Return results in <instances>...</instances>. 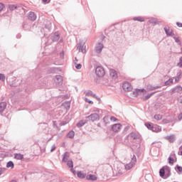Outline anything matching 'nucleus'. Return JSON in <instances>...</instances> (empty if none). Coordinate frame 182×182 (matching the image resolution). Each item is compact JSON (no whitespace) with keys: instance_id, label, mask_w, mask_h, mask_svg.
I'll list each match as a JSON object with an SVG mask.
<instances>
[{"instance_id":"nucleus-1","label":"nucleus","mask_w":182,"mask_h":182,"mask_svg":"<svg viewBox=\"0 0 182 182\" xmlns=\"http://www.w3.org/2000/svg\"><path fill=\"white\" fill-rule=\"evenodd\" d=\"M145 126L148 130H151L154 132V133H160V132H161V127L151 122L145 123Z\"/></svg>"},{"instance_id":"nucleus-2","label":"nucleus","mask_w":182,"mask_h":182,"mask_svg":"<svg viewBox=\"0 0 182 182\" xmlns=\"http://www.w3.org/2000/svg\"><path fill=\"white\" fill-rule=\"evenodd\" d=\"M85 119H88V122H99V120H100V117L98 114L94 113L86 117Z\"/></svg>"},{"instance_id":"nucleus-3","label":"nucleus","mask_w":182,"mask_h":182,"mask_svg":"<svg viewBox=\"0 0 182 182\" xmlns=\"http://www.w3.org/2000/svg\"><path fill=\"white\" fill-rule=\"evenodd\" d=\"M95 73L96 75L98 76V77H103L105 75V68L102 67L98 66L95 69Z\"/></svg>"},{"instance_id":"nucleus-4","label":"nucleus","mask_w":182,"mask_h":182,"mask_svg":"<svg viewBox=\"0 0 182 182\" xmlns=\"http://www.w3.org/2000/svg\"><path fill=\"white\" fill-rule=\"evenodd\" d=\"M122 89L125 92H132V90H133V87H132V84H130V82H124L122 84Z\"/></svg>"},{"instance_id":"nucleus-5","label":"nucleus","mask_w":182,"mask_h":182,"mask_svg":"<svg viewBox=\"0 0 182 182\" xmlns=\"http://www.w3.org/2000/svg\"><path fill=\"white\" fill-rule=\"evenodd\" d=\"M77 49L82 53H85L86 52V46H85V44L81 42L77 44Z\"/></svg>"},{"instance_id":"nucleus-6","label":"nucleus","mask_w":182,"mask_h":182,"mask_svg":"<svg viewBox=\"0 0 182 182\" xmlns=\"http://www.w3.org/2000/svg\"><path fill=\"white\" fill-rule=\"evenodd\" d=\"M103 48H105V46H103V43H97L95 46V50L97 53H102V50H103Z\"/></svg>"},{"instance_id":"nucleus-7","label":"nucleus","mask_w":182,"mask_h":182,"mask_svg":"<svg viewBox=\"0 0 182 182\" xmlns=\"http://www.w3.org/2000/svg\"><path fill=\"white\" fill-rule=\"evenodd\" d=\"M130 136L134 140H137L138 139H140V137H141V135H140V134L137 132H133L130 134Z\"/></svg>"},{"instance_id":"nucleus-8","label":"nucleus","mask_w":182,"mask_h":182,"mask_svg":"<svg viewBox=\"0 0 182 182\" xmlns=\"http://www.w3.org/2000/svg\"><path fill=\"white\" fill-rule=\"evenodd\" d=\"M164 29L167 36H174V33L172 29H170V27H164Z\"/></svg>"},{"instance_id":"nucleus-9","label":"nucleus","mask_w":182,"mask_h":182,"mask_svg":"<svg viewBox=\"0 0 182 182\" xmlns=\"http://www.w3.org/2000/svg\"><path fill=\"white\" fill-rule=\"evenodd\" d=\"M171 176V168L168 166H165V176L168 178Z\"/></svg>"},{"instance_id":"nucleus-10","label":"nucleus","mask_w":182,"mask_h":182,"mask_svg":"<svg viewBox=\"0 0 182 182\" xmlns=\"http://www.w3.org/2000/svg\"><path fill=\"white\" fill-rule=\"evenodd\" d=\"M28 18L33 22L36 21V14L33 11L28 12Z\"/></svg>"},{"instance_id":"nucleus-11","label":"nucleus","mask_w":182,"mask_h":182,"mask_svg":"<svg viewBox=\"0 0 182 182\" xmlns=\"http://www.w3.org/2000/svg\"><path fill=\"white\" fill-rule=\"evenodd\" d=\"M112 129L113 132L117 133V132L122 129V124H114L112 125Z\"/></svg>"},{"instance_id":"nucleus-12","label":"nucleus","mask_w":182,"mask_h":182,"mask_svg":"<svg viewBox=\"0 0 182 182\" xmlns=\"http://www.w3.org/2000/svg\"><path fill=\"white\" fill-rule=\"evenodd\" d=\"M6 102H0V114H2L5 111V109H6Z\"/></svg>"},{"instance_id":"nucleus-13","label":"nucleus","mask_w":182,"mask_h":182,"mask_svg":"<svg viewBox=\"0 0 182 182\" xmlns=\"http://www.w3.org/2000/svg\"><path fill=\"white\" fill-rule=\"evenodd\" d=\"M182 91L181 85H176L173 88L171 89L172 93H180Z\"/></svg>"},{"instance_id":"nucleus-14","label":"nucleus","mask_w":182,"mask_h":182,"mask_svg":"<svg viewBox=\"0 0 182 182\" xmlns=\"http://www.w3.org/2000/svg\"><path fill=\"white\" fill-rule=\"evenodd\" d=\"M60 38V36L58 32L54 33V34L51 36V39L53 42H58V41H59Z\"/></svg>"},{"instance_id":"nucleus-15","label":"nucleus","mask_w":182,"mask_h":182,"mask_svg":"<svg viewBox=\"0 0 182 182\" xmlns=\"http://www.w3.org/2000/svg\"><path fill=\"white\" fill-rule=\"evenodd\" d=\"M55 83L59 85H62V83H63V77H62L61 75H56Z\"/></svg>"},{"instance_id":"nucleus-16","label":"nucleus","mask_w":182,"mask_h":182,"mask_svg":"<svg viewBox=\"0 0 182 182\" xmlns=\"http://www.w3.org/2000/svg\"><path fill=\"white\" fill-rule=\"evenodd\" d=\"M87 180H89L90 181H96L97 180V177H96V175L93 174H89L86 176Z\"/></svg>"},{"instance_id":"nucleus-17","label":"nucleus","mask_w":182,"mask_h":182,"mask_svg":"<svg viewBox=\"0 0 182 182\" xmlns=\"http://www.w3.org/2000/svg\"><path fill=\"white\" fill-rule=\"evenodd\" d=\"M165 139L168 140L170 143H174V141H176V135L166 136Z\"/></svg>"},{"instance_id":"nucleus-18","label":"nucleus","mask_w":182,"mask_h":182,"mask_svg":"<svg viewBox=\"0 0 182 182\" xmlns=\"http://www.w3.org/2000/svg\"><path fill=\"white\" fill-rule=\"evenodd\" d=\"M181 75H182V71L181 70H180L177 73L176 76L175 77V82H176V83H178V82H180V79H181Z\"/></svg>"},{"instance_id":"nucleus-19","label":"nucleus","mask_w":182,"mask_h":182,"mask_svg":"<svg viewBox=\"0 0 182 182\" xmlns=\"http://www.w3.org/2000/svg\"><path fill=\"white\" fill-rule=\"evenodd\" d=\"M109 75L113 79H117V73H116V70L111 69L109 70Z\"/></svg>"},{"instance_id":"nucleus-20","label":"nucleus","mask_w":182,"mask_h":182,"mask_svg":"<svg viewBox=\"0 0 182 182\" xmlns=\"http://www.w3.org/2000/svg\"><path fill=\"white\" fill-rule=\"evenodd\" d=\"M134 164L129 162V164H126L124 166L125 167V170L129 171V170H132V168H133V167H134Z\"/></svg>"},{"instance_id":"nucleus-21","label":"nucleus","mask_w":182,"mask_h":182,"mask_svg":"<svg viewBox=\"0 0 182 182\" xmlns=\"http://www.w3.org/2000/svg\"><path fill=\"white\" fill-rule=\"evenodd\" d=\"M77 176L78 178L81 179L86 178L87 177L86 173H82V171H80L77 172Z\"/></svg>"},{"instance_id":"nucleus-22","label":"nucleus","mask_w":182,"mask_h":182,"mask_svg":"<svg viewBox=\"0 0 182 182\" xmlns=\"http://www.w3.org/2000/svg\"><path fill=\"white\" fill-rule=\"evenodd\" d=\"M159 176L160 177H164V176H166V166H163L159 170Z\"/></svg>"},{"instance_id":"nucleus-23","label":"nucleus","mask_w":182,"mask_h":182,"mask_svg":"<svg viewBox=\"0 0 182 182\" xmlns=\"http://www.w3.org/2000/svg\"><path fill=\"white\" fill-rule=\"evenodd\" d=\"M14 159H16V160H23V154H14Z\"/></svg>"},{"instance_id":"nucleus-24","label":"nucleus","mask_w":182,"mask_h":182,"mask_svg":"<svg viewBox=\"0 0 182 182\" xmlns=\"http://www.w3.org/2000/svg\"><path fill=\"white\" fill-rule=\"evenodd\" d=\"M6 167L7 168H14V167H15V164L12 161H9L6 164Z\"/></svg>"},{"instance_id":"nucleus-25","label":"nucleus","mask_w":182,"mask_h":182,"mask_svg":"<svg viewBox=\"0 0 182 182\" xmlns=\"http://www.w3.org/2000/svg\"><path fill=\"white\" fill-rule=\"evenodd\" d=\"M68 159H69V152H65L63 156V161L66 163V161H68Z\"/></svg>"},{"instance_id":"nucleus-26","label":"nucleus","mask_w":182,"mask_h":182,"mask_svg":"<svg viewBox=\"0 0 182 182\" xmlns=\"http://www.w3.org/2000/svg\"><path fill=\"white\" fill-rule=\"evenodd\" d=\"M103 120V123H105V124H109L110 123V118L109 117V116H105L103 117L102 119Z\"/></svg>"},{"instance_id":"nucleus-27","label":"nucleus","mask_w":182,"mask_h":182,"mask_svg":"<svg viewBox=\"0 0 182 182\" xmlns=\"http://www.w3.org/2000/svg\"><path fill=\"white\" fill-rule=\"evenodd\" d=\"M86 96H92V97H96V94H94L91 90L85 92Z\"/></svg>"},{"instance_id":"nucleus-28","label":"nucleus","mask_w":182,"mask_h":182,"mask_svg":"<svg viewBox=\"0 0 182 182\" xmlns=\"http://www.w3.org/2000/svg\"><path fill=\"white\" fill-rule=\"evenodd\" d=\"M146 92V90H144V88H142V89H136L135 90V92H134V95L136 94V95H140V93L141 92Z\"/></svg>"},{"instance_id":"nucleus-29","label":"nucleus","mask_w":182,"mask_h":182,"mask_svg":"<svg viewBox=\"0 0 182 182\" xmlns=\"http://www.w3.org/2000/svg\"><path fill=\"white\" fill-rule=\"evenodd\" d=\"M133 21H138V22H144V18L141 16L134 17Z\"/></svg>"},{"instance_id":"nucleus-30","label":"nucleus","mask_w":182,"mask_h":182,"mask_svg":"<svg viewBox=\"0 0 182 182\" xmlns=\"http://www.w3.org/2000/svg\"><path fill=\"white\" fill-rule=\"evenodd\" d=\"M67 137H68V139H73V137H75V132L70 131L67 134Z\"/></svg>"},{"instance_id":"nucleus-31","label":"nucleus","mask_w":182,"mask_h":182,"mask_svg":"<svg viewBox=\"0 0 182 182\" xmlns=\"http://www.w3.org/2000/svg\"><path fill=\"white\" fill-rule=\"evenodd\" d=\"M9 9H10V11H15V9H18V6L16 4H10Z\"/></svg>"},{"instance_id":"nucleus-32","label":"nucleus","mask_w":182,"mask_h":182,"mask_svg":"<svg viewBox=\"0 0 182 182\" xmlns=\"http://www.w3.org/2000/svg\"><path fill=\"white\" fill-rule=\"evenodd\" d=\"M153 95H154V92H152L151 94H148L146 95H145L144 97H143V100H149V99H150V97H151V96H153Z\"/></svg>"},{"instance_id":"nucleus-33","label":"nucleus","mask_w":182,"mask_h":182,"mask_svg":"<svg viewBox=\"0 0 182 182\" xmlns=\"http://www.w3.org/2000/svg\"><path fill=\"white\" fill-rule=\"evenodd\" d=\"M131 163L132 164L136 165V163H137V158H136V155H133L132 157L131 158Z\"/></svg>"},{"instance_id":"nucleus-34","label":"nucleus","mask_w":182,"mask_h":182,"mask_svg":"<svg viewBox=\"0 0 182 182\" xmlns=\"http://www.w3.org/2000/svg\"><path fill=\"white\" fill-rule=\"evenodd\" d=\"M67 166L69 167L70 169L73 168V161L72 160H69L67 161Z\"/></svg>"},{"instance_id":"nucleus-35","label":"nucleus","mask_w":182,"mask_h":182,"mask_svg":"<svg viewBox=\"0 0 182 182\" xmlns=\"http://www.w3.org/2000/svg\"><path fill=\"white\" fill-rule=\"evenodd\" d=\"M152 144L154 145V147H157V149H161V142H152Z\"/></svg>"},{"instance_id":"nucleus-36","label":"nucleus","mask_w":182,"mask_h":182,"mask_svg":"<svg viewBox=\"0 0 182 182\" xmlns=\"http://www.w3.org/2000/svg\"><path fill=\"white\" fill-rule=\"evenodd\" d=\"M175 170H176L178 173H182V166H181L180 165H176L175 167Z\"/></svg>"},{"instance_id":"nucleus-37","label":"nucleus","mask_w":182,"mask_h":182,"mask_svg":"<svg viewBox=\"0 0 182 182\" xmlns=\"http://www.w3.org/2000/svg\"><path fill=\"white\" fill-rule=\"evenodd\" d=\"M154 119H155V120H161L163 119V116H161V114H156L154 117Z\"/></svg>"},{"instance_id":"nucleus-38","label":"nucleus","mask_w":182,"mask_h":182,"mask_svg":"<svg viewBox=\"0 0 182 182\" xmlns=\"http://www.w3.org/2000/svg\"><path fill=\"white\" fill-rule=\"evenodd\" d=\"M173 83V78H169L168 80L165 82V86H168V85H171Z\"/></svg>"},{"instance_id":"nucleus-39","label":"nucleus","mask_w":182,"mask_h":182,"mask_svg":"<svg viewBox=\"0 0 182 182\" xmlns=\"http://www.w3.org/2000/svg\"><path fill=\"white\" fill-rule=\"evenodd\" d=\"M46 29H48V31H50V28H52V23L48 22L45 25Z\"/></svg>"},{"instance_id":"nucleus-40","label":"nucleus","mask_w":182,"mask_h":182,"mask_svg":"<svg viewBox=\"0 0 182 182\" xmlns=\"http://www.w3.org/2000/svg\"><path fill=\"white\" fill-rule=\"evenodd\" d=\"M173 39L178 45H181V41H180V38L178 37H173Z\"/></svg>"},{"instance_id":"nucleus-41","label":"nucleus","mask_w":182,"mask_h":182,"mask_svg":"<svg viewBox=\"0 0 182 182\" xmlns=\"http://www.w3.org/2000/svg\"><path fill=\"white\" fill-rule=\"evenodd\" d=\"M168 163L170 164H174V158L171 157V156H169L168 158Z\"/></svg>"},{"instance_id":"nucleus-42","label":"nucleus","mask_w":182,"mask_h":182,"mask_svg":"<svg viewBox=\"0 0 182 182\" xmlns=\"http://www.w3.org/2000/svg\"><path fill=\"white\" fill-rule=\"evenodd\" d=\"M149 23H152L153 25H156L157 23V21L154 18H151L149 20Z\"/></svg>"},{"instance_id":"nucleus-43","label":"nucleus","mask_w":182,"mask_h":182,"mask_svg":"<svg viewBox=\"0 0 182 182\" xmlns=\"http://www.w3.org/2000/svg\"><path fill=\"white\" fill-rule=\"evenodd\" d=\"M77 127H82V126H85V122H83V121H80L77 124Z\"/></svg>"},{"instance_id":"nucleus-44","label":"nucleus","mask_w":182,"mask_h":182,"mask_svg":"<svg viewBox=\"0 0 182 182\" xmlns=\"http://www.w3.org/2000/svg\"><path fill=\"white\" fill-rule=\"evenodd\" d=\"M178 68H182V57H180L179 62L177 63Z\"/></svg>"},{"instance_id":"nucleus-45","label":"nucleus","mask_w":182,"mask_h":182,"mask_svg":"<svg viewBox=\"0 0 182 182\" xmlns=\"http://www.w3.org/2000/svg\"><path fill=\"white\" fill-rule=\"evenodd\" d=\"M5 75L0 73V80H1V82H5Z\"/></svg>"},{"instance_id":"nucleus-46","label":"nucleus","mask_w":182,"mask_h":182,"mask_svg":"<svg viewBox=\"0 0 182 182\" xmlns=\"http://www.w3.org/2000/svg\"><path fill=\"white\" fill-rule=\"evenodd\" d=\"M5 171H6V168H0V176H2V174H4V173H5Z\"/></svg>"},{"instance_id":"nucleus-47","label":"nucleus","mask_w":182,"mask_h":182,"mask_svg":"<svg viewBox=\"0 0 182 182\" xmlns=\"http://www.w3.org/2000/svg\"><path fill=\"white\" fill-rule=\"evenodd\" d=\"M109 120H111V122H119V119L114 117H111Z\"/></svg>"},{"instance_id":"nucleus-48","label":"nucleus","mask_w":182,"mask_h":182,"mask_svg":"<svg viewBox=\"0 0 182 182\" xmlns=\"http://www.w3.org/2000/svg\"><path fill=\"white\" fill-rule=\"evenodd\" d=\"M75 69H77L78 70L82 69V64L79 63L75 65Z\"/></svg>"},{"instance_id":"nucleus-49","label":"nucleus","mask_w":182,"mask_h":182,"mask_svg":"<svg viewBox=\"0 0 182 182\" xmlns=\"http://www.w3.org/2000/svg\"><path fill=\"white\" fill-rule=\"evenodd\" d=\"M4 8H5V4L0 3V12L4 10Z\"/></svg>"},{"instance_id":"nucleus-50","label":"nucleus","mask_w":182,"mask_h":182,"mask_svg":"<svg viewBox=\"0 0 182 182\" xmlns=\"http://www.w3.org/2000/svg\"><path fill=\"white\" fill-rule=\"evenodd\" d=\"M60 58L61 59H63L65 58V51H62L60 53Z\"/></svg>"},{"instance_id":"nucleus-51","label":"nucleus","mask_w":182,"mask_h":182,"mask_svg":"<svg viewBox=\"0 0 182 182\" xmlns=\"http://www.w3.org/2000/svg\"><path fill=\"white\" fill-rule=\"evenodd\" d=\"M123 175V172H122V171H119L117 173L116 176L117 177H120V176Z\"/></svg>"},{"instance_id":"nucleus-52","label":"nucleus","mask_w":182,"mask_h":182,"mask_svg":"<svg viewBox=\"0 0 182 182\" xmlns=\"http://www.w3.org/2000/svg\"><path fill=\"white\" fill-rule=\"evenodd\" d=\"M160 86H155V87H149V90H156V89H159Z\"/></svg>"},{"instance_id":"nucleus-53","label":"nucleus","mask_w":182,"mask_h":182,"mask_svg":"<svg viewBox=\"0 0 182 182\" xmlns=\"http://www.w3.org/2000/svg\"><path fill=\"white\" fill-rule=\"evenodd\" d=\"M85 102H87V103H89L90 105H93V101H92L87 98H85Z\"/></svg>"},{"instance_id":"nucleus-54","label":"nucleus","mask_w":182,"mask_h":182,"mask_svg":"<svg viewBox=\"0 0 182 182\" xmlns=\"http://www.w3.org/2000/svg\"><path fill=\"white\" fill-rule=\"evenodd\" d=\"M70 171H72L74 176H76V174H77V172H76V171L73 169V168H71Z\"/></svg>"},{"instance_id":"nucleus-55","label":"nucleus","mask_w":182,"mask_h":182,"mask_svg":"<svg viewBox=\"0 0 182 182\" xmlns=\"http://www.w3.org/2000/svg\"><path fill=\"white\" fill-rule=\"evenodd\" d=\"M56 149V146H55V144H53L52 146H51V149H50V151H53L55 149Z\"/></svg>"},{"instance_id":"nucleus-56","label":"nucleus","mask_w":182,"mask_h":182,"mask_svg":"<svg viewBox=\"0 0 182 182\" xmlns=\"http://www.w3.org/2000/svg\"><path fill=\"white\" fill-rule=\"evenodd\" d=\"M176 25L178 28H182V23H180V22H177L176 23Z\"/></svg>"},{"instance_id":"nucleus-57","label":"nucleus","mask_w":182,"mask_h":182,"mask_svg":"<svg viewBox=\"0 0 182 182\" xmlns=\"http://www.w3.org/2000/svg\"><path fill=\"white\" fill-rule=\"evenodd\" d=\"M178 120H182V112L178 114Z\"/></svg>"},{"instance_id":"nucleus-58","label":"nucleus","mask_w":182,"mask_h":182,"mask_svg":"<svg viewBox=\"0 0 182 182\" xmlns=\"http://www.w3.org/2000/svg\"><path fill=\"white\" fill-rule=\"evenodd\" d=\"M16 38L17 39H21V34H17Z\"/></svg>"},{"instance_id":"nucleus-59","label":"nucleus","mask_w":182,"mask_h":182,"mask_svg":"<svg viewBox=\"0 0 182 182\" xmlns=\"http://www.w3.org/2000/svg\"><path fill=\"white\" fill-rule=\"evenodd\" d=\"M171 157H176V154H174V153L171 154Z\"/></svg>"},{"instance_id":"nucleus-60","label":"nucleus","mask_w":182,"mask_h":182,"mask_svg":"<svg viewBox=\"0 0 182 182\" xmlns=\"http://www.w3.org/2000/svg\"><path fill=\"white\" fill-rule=\"evenodd\" d=\"M50 73H53V72H55V68H50Z\"/></svg>"},{"instance_id":"nucleus-61","label":"nucleus","mask_w":182,"mask_h":182,"mask_svg":"<svg viewBox=\"0 0 182 182\" xmlns=\"http://www.w3.org/2000/svg\"><path fill=\"white\" fill-rule=\"evenodd\" d=\"M2 157H4V154H2V153L0 152V158L2 159Z\"/></svg>"},{"instance_id":"nucleus-62","label":"nucleus","mask_w":182,"mask_h":182,"mask_svg":"<svg viewBox=\"0 0 182 182\" xmlns=\"http://www.w3.org/2000/svg\"><path fill=\"white\" fill-rule=\"evenodd\" d=\"M97 127H101L100 123H98V124H97Z\"/></svg>"},{"instance_id":"nucleus-63","label":"nucleus","mask_w":182,"mask_h":182,"mask_svg":"<svg viewBox=\"0 0 182 182\" xmlns=\"http://www.w3.org/2000/svg\"><path fill=\"white\" fill-rule=\"evenodd\" d=\"M11 182H18V181H16V180H12L11 181Z\"/></svg>"},{"instance_id":"nucleus-64","label":"nucleus","mask_w":182,"mask_h":182,"mask_svg":"<svg viewBox=\"0 0 182 182\" xmlns=\"http://www.w3.org/2000/svg\"><path fill=\"white\" fill-rule=\"evenodd\" d=\"M180 103L182 104V97H181V98L180 99Z\"/></svg>"}]
</instances>
